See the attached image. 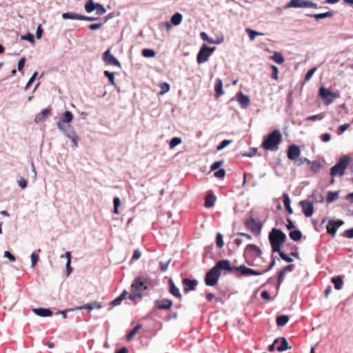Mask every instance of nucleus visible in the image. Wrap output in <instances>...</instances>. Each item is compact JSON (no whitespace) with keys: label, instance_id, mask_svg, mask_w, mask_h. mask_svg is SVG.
Listing matches in <instances>:
<instances>
[{"label":"nucleus","instance_id":"obj_1","mask_svg":"<svg viewBox=\"0 0 353 353\" xmlns=\"http://www.w3.org/2000/svg\"><path fill=\"white\" fill-rule=\"evenodd\" d=\"M218 272L221 270H225L228 272H232L234 270L239 271L243 276L261 275V272L254 270L253 269L246 267L245 265H241L239 267H232L228 260L223 259L218 261L214 266Z\"/></svg>","mask_w":353,"mask_h":353},{"label":"nucleus","instance_id":"obj_2","mask_svg":"<svg viewBox=\"0 0 353 353\" xmlns=\"http://www.w3.org/2000/svg\"><path fill=\"white\" fill-rule=\"evenodd\" d=\"M282 141V135L279 130H273L262 143V148L265 150L276 151Z\"/></svg>","mask_w":353,"mask_h":353},{"label":"nucleus","instance_id":"obj_3","mask_svg":"<svg viewBox=\"0 0 353 353\" xmlns=\"http://www.w3.org/2000/svg\"><path fill=\"white\" fill-rule=\"evenodd\" d=\"M285 240L286 236L280 229L273 228L269 234V241L273 252H279Z\"/></svg>","mask_w":353,"mask_h":353},{"label":"nucleus","instance_id":"obj_4","mask_svg":"<svg viewBox=\"0 0 353 353\" xmlns=\"http://www.w3.org/2000/svg\"><path fill=\"white\" fill-rule=\"evenodd\" d=\"M262 254V251L259 247L254 244H248L246 245L243 252V256L245 262L249 265H254V261L257 257H260Z\"/></svg>","mask_w":353,"mask_h":353},{"label":"nucleus","instance_id":"obj_5","mask_svg":"<svg viewBox=\"0 0 353 353\" xmlns=\"http://www.w3.org/2000/svg\"><path fill=\"white\" fill-rule=\"evenodd\" d=\"M153 285L150 279L142 276L137 277L131 285L132 292H138L141 294L144 290L152 287Z\"/></svg>","mask_w":353,"mask_h":353},{"label":"nucleus","instance_id":"obj_6","mask_svg":"<svg viewBox=\"0 0 353 353\" xmlns=\"http://www.w3.org/2000/svg\"><path fill=\"white\" fill-rule=\"evenodd\" d=\"M350 162V159L345 156L342 157L339 161L330 169V175L332 176H343L345 170L347 168Z\"/></svg>","mask_w":353,"mask_h":353},{"label":"nucleus","instance_id":"obj_7","mask_svg":"<svg viewBox=\"0 0 353 353\" xmlns=\"http://www.w3.org/2000/svg\"><path fill=\"white\" fill-rule=\"evenodd\" d=\"M214 50L215 48H210L205 43H203L196 57L197 63L201 64L206 62Z\"/></svg>","mask_w":353,"mask_h":353},{"label":"nucleus","instance_id":"obj_8","mask_svg":"<svg viewBox=\"0 0 353 353\" xmlns=\"http://www.w3.org/2000/svg\"><path fill=\"white\" fill-rule=\"evenodd\" d=\"M221 276V272H218L216 269L213 267L205 274V283L206 285L214 286L217 283Z\"/></svg>","mask_w":353,"mask_h":353},{"label":"nucleus","instance_id":"obj_9","mask_svg":"<svg viewBox=\"0 0 353 353\" xmlns=\"http://www.w3.org/2000/svg\"><path fill=\"white\" fill-rule=\"evenodd\" d=\"M286 8H317V4L307 0H291Z\"/></svg>","mask_w":353,"mask_h":353},{"label":"nucleus","instance_id":"obj_10","mask_svg":"<svg viewBox=\"0 0 353 353\" xmlns=\"http://www.w3.org/2000/svg\"><path fill=\"white\" fill-rule=\"evenodd\" d=\"M319 96L325 100V103L328 105L331 103L334 99L336 98V94L327 90L324 87H321L319 90Z\"/></svg>","mask_w":353,"mask_h":353},{"label":"nucleus","instance_id":"obj_11","mask_svg":"<svg viewBox=\"0 0 353 353\" xmlns=\"http://www.w3.org/2000/svg\"><path fill=\"white\" fill-rule=\"evenodd\" d=\"M245 226L253 232L259 234L261 230V224L257 223L254 218L250 217L245 220Z\"/></svg>","mask_w":353,"mask_h":353},{"label":"nucleus","instance_id":"obj_12","mask_svg":"<svg viewBox=\"0 0 353 353\" xmlns=\"http://www.w3.org/2000/svg\"><path fill=\"white\" fill-rule=\"evenodd\" d=\"M103 60L107 65H115L121 68L120 62L111 54L110 50H108L103 54Z\"/></svg>","mask_w":353,"mask_h":353},{"label":"nucleus","instance_id":"obj_13","mask_svg":"<svg viewBox=\"0 0 353 353\" xmlns=\"http://www.w3.org/2000/svg\"><path fill=\"white\" fill-rule=\"evenodd\" d=\"M343 224V221L341 220L329 221L327 225V232L329 234H330L332 237H334L336 234V232L338 228Z\"/></svg>","mask_w":353,"mask_h":353},{"label":"nucleus","instance_id":"obj_14","mask_svg":"<svg viewBox=\"0 0 353 353\" xmlns=\"http://www.w3.org/2000/svg\"><path fill=\"white\" fill-rule=\"evenodd\" d=\"M301 154V149L297 145L293 144L289 146L287 152V157L289 159L294 161Z\"/></svg>","mask_w":353,"mask_h":353},{"label":"nucleus","instance_id":"obj_15","mask_svg":"<svg viewBox=\"0 0 353 353\" xmlns=\"http://www.w3.org/2000/svg\"><path fill=\"white\" fill-rule=\"evenodd\" d=\"M300 205L302 207L303 212L305 216L310 217L314 212L313 203L307 200L301 201Z\"/></svg>","mask_w":353,"mask_h":353},{"label":"nucleus","instance_id":"obj_16","mask_svg":"<svg viewBox=\"0 0 353 353\" xmlns=\"http://www.w3.org/2000/svg\"><path fill=\"white\" fill-rule=\"evenodd\" d=\"M172 304V301L168 299H159L154 301L155 307L159 310H169Z\"/></svg>","mask_w":353,"mask_h":353},{"label":"nucleus","instance_id":"obj_17","mask_svg":"<svg viewBox=\"0 0 353 353\" xmlns=\"http://www.w3.org/2000/svg\"><path fill=\"white\" fill-rule=\"evenodd\" d=\"M182 284L183 291L185 292H188L190 291L194 290L195 287L198 285V281L195 279L192 280L188 278H184L182 280Z\"/></svg>","mask_w":353,"mask_h":353},{"label":"nucleus","instance_id":"obj_18","mask_svg":"<svg viewBox=\"0 0 353 353\" xmlns=\"http://www.w3.org/2000/svg\"><path fill=\"white\" fill-rule=\"evenodd\" d=\"M72 119H73V115H72V112L70 111H65L63 114L61 120L57 123V127L60 130L65 131V129H64L65 123H70L72 120Z\"/></svg>","mask_w":353,"mask_h":353},{"label":"nucleus","instance_id":"obj_19","mask_svg":"<svg viewBox=\"0 0 353 353\" xmlns=\"http://www.w3.org/2000/svg\"><path fill=\"white\" fill-rule=\"evenodd\" d=\"M236 100L243 108H247L250 102L249 97L247 95L243 94L242 92L237 94Z\"/></svg>","mask_w":353,"mask_h":353},{"label":"nucleus","instance_id":"obj_20","mask_svg":"<svg viewBox=\"0 0 353 353\" xmlns=\"http://www.w3.org/2000/svg\"><path fill=\"white\" fill-rule=\"evenodd\" d=\"M33 312L37 315L42 317L51 316L52 315V312L50 309L46 308H35L33 309Z\"/></svg>","mask_w":353,"mask_h":353},{"label":"nucleus","instance_id":"obj_21","mask_svg":"<svg viewBox=\"0 0 353 353\" xmlns=\"http://www.w3.org/2000/svg\"><path fill=\"white\" fill-rule=\"evenodd\" d=\"M169 286H170V292L174 296L181 299L182 296L181 294L179 292V290L177 287L174 285L173 281L172 280L169 281Z\"/></svg>","mask_w":353,"mask_h":353},{"label":"nucleus","instance_id":"obj_22","mask_svg":"<svg viewBox=\"0 0 353 353\" xmlns=\"http://www.w3.org/2000/svg\"><path fill=\"white\" fill-rule=\"evenodd\" d=\"M214 90L216 92V97H219L223 94V83L220 79H217L214 85Z\"/></svg>","mask_w":353,"mask_h":353},{"label":"nucleus","instance_id":"obj_23","mask_svg":"<svg viewBox=\"0 0 353 353\" xmlns=\"http://www.w3.org/2000/svg\"><path fill=\"white\" fill-rule=\"evenodd\" d=\"M283 204H284V207H285L286 211L289 214H292L293 210H292V208L290 207V199L289 195L287 193H285V194H283Z\"/></svg>","mask_w":353,"mask_h":353},{"label":"nucleus","instance_id":"obj_24","mask_svg":"<svg viewBox=\"0 0 353 353\" xmlns=\"http://www.w3.org/2000/svg\"><path fill=\"white\" fill-rule=\"evenodd\" d=\"M62 18L64 19L81 20V14L74 12H65L62 14Z\"/></svg>","mask_w":353,"mask_h":353},{"label":"nucleus","instance_id":"obj_25","mask_svg":"<svg viewBox=\"0 0 353 353\" xmlns=\"http://www.w3.org/2000/svg\"><path fill=\"white\" fill-rule=\"evenodd\" d=\"M281 345L276 347L277 351L283 352L291 349V346L288 345V341L285 337H281Z\"/></svg>","mask_w":353,"mask_h":353},{"label":"nucleus","instance_id":"obj_26","mask_svg":"<svg viewBox=\"0 0 353 353\" xmlns=\"http://www.w3.org/2000/svg\"><path fill=\"white\" fill-rule=\"evenodd\" d=\"M216 196L212 194H208L205 199V206L206 208H211L214 205Z\"/></svg>","mask_w":353,"mask_h":353},{"label":"nucleus","instance_id":"obj_27","mask_svg":"<svg viewBox=\"0 0 353 353\" xmlns=\"http://www.w3.org/2000/svg\"><path fill=\"white\" fill-rule=\"evenodd\" d=\"M182 19H183L182 14L179 12H176L171 17V23H172L174 26H178L181 23Z\"/></svg>","mask_w":353,"mask_h":353},{"label":"nucleus","instance_id":"obj_28","mask_svg":"<svg viewBox=\"0 0 353 353\" xmlns=\"http://www.w3.org/2000/svg\"><path fill=\"white\" fill-rule=\"evenodd\" d=\"M290 239L293 241H298L301 239L302 233L299 230L291 231L289 234Z\"/></svg>","mask_w":353,"mask_h":353},{"label":"nucleus","instance_id":"obj_29","mask_svg":"<svg viewBox=\"0 0 353 353\" xmlns=\"http://www.w3.org/2000/svg\"><path fill=\"white\" fill-rule=\"evenodd\" d=\"M332 282L334 283L336 290H341L343 284V279L339 276L332 278Z\"/></svg>","mask_w":353,"mask_h":353},{"label":"nucleus","instance_id":"obj_30","mask_svg":"<svg viewBox=\"0 0 353 353\" xmlns=\"http://www.w3.org/2000/svg\"><path fill=\"white\" fill-rule=\"evenodd\" d=\"M288 321L289 317L287 315H281L276 318V322L278 326H283Z\"/></svg>","mask_w":353,"mask_h":353},{"label":"nucleus","instance_id":"obj_31","mask_svg":"<svg viewBox=\"0 0 353 353\" xmlns=\"http://www.w3.org/2000/svg\"><path fill=\"white\" fill-rule=\"evenodd\" d=\"M271 59L276 63L281 64L284 63L285 59L280 52H275Z\"/></svg>","mask_w":353,"mask_h":353},{"label":"nucleus","instance_id":"obj_32","mask_svg":"<svg viewBox=\"0 0 353 353\" xmlns=\"http://www.w3.org/2000/svg\"><path fill=\"white\" fill-rule=\"evenodd\" d=\"M96 6L97 3H94L93 0H88L85 6V9L87 12L90 13L95 10Z\"/></svg>","mask_w":353,"mask_h":353},{"label":"nucleus","instance_id":"obj_33","mask_svg":"<svg viewBox=\"0 0 353 353\" xmlns=\"http://www.w3.org/2000/svg\"><path fill=\"white\" fill-rule=\"evenodd\" d=\"M141 328V324H137L130 332L129 334L127 335L126 338H127V341H131L133 337L134 336V335L136 334V333Z\"/></svg>","mask_w":353,"mask_h":353},{"label":"nucleus","instance_id":"obj_34","mask_svg":"<svg viewBox=\"0 0 353 353\" xmlns=\"http://www.w3.org/2000/svg\"><path fill=\"white\" fill-rule=\"evenodd\" d=\"M334 15V13L331 11H328L324 13H320V14H314L313 15V17H314L316 19H325L327 17H332Z\"/></svg>","mask_w":353,"mask_h":353},{"label":"nucleus","instance_id":"obj_35","mask_svg":"<svg viewBox=\"0 0 353 353\" xmlns=\"http://www.w3.org/2000/svg\"><path fill=\"white\" fill-rule=\"evenodd\" d=\"M245 31L248 34V36H249L250 39L251 41H253L256 36L263 35V33L256 32V31L250 29V28H246Z\"/></svg>","mask_w":353,"mask_h":353},{"label":"nucleus","instance_id":"obj_36","mask_svg":"<svg viewBox=\"0 0 353 353\" xmlns=\"http://www.w3.org/2000/svg\"><path fill=\"white\" fill-rule=\"evenodd\" d=\"M310 165H311V170L314 173H317L318 172H319L320 169L321 168V164L318 161H314L311 162Z\"/></svg>","mask_w":353,"mask_h":353},{"label":"nucleus","instance_id":"obj_37","mask_svg":"<svg viewBox=\"0 0 353 353\" xmlns=\"http://www.w3.org/2000/svg\"><path fill=\"white\" fill-rule=\"evenodd\" d=\"M142 55L145 57H154L156 52L154 50L145 48L142 50Z\"/></svg>","mask_w":353,"mask_h":353},{"label":"nucleus","instance_id":"obj_38","mask_svg":"<svg viewBox=\"0 0 353 353\" xmlns=\"http://www.w3.org/2000/svg\"><path fill=\"white\" fill-rule=\"evenodd\" d=\"M159 87L161 89L159 94H164L170 90V85L166 82H162L159 83Z\"/></svg>","mask_w":353,"mask_h":353},{"label":"nucleus","instance_id":"obj_39","mask_svg":"<svg viewBox=\"0 0 353 353\" xmlns=\"http://www.w3.org/2000/svg\"><path fill=\"white\" fill-rule=\"evenodd\" d=\"M339 196L337 192H329L327 194V201L331 203L337 199Z\"/></svg>","mask_w":353,"mask_h":353},{"label":"nucleus","instance_id":"obj_40","mask_svg":"<svg viewBox=\"0 0 353 353\" xmlns=\"http://www.w3.org/2000/svg\"><path fill=\"white\" fill-rule=\"evenodd\" d=\"M104 75L108 78V80H109V82L111 85H115V82H114V72H109L108 70H105L104 72Z\"/></svg>","mask_w":353,"mask_h":353},{"label":"nucleus","instance_id":"obj_41","mask_svg":"<svg viewBox=\"0 0 353 353\" xmlns=\"http://www.w3.org/2000/svg\"><path fill=\"white\" fill-rule=\"evenodd\" d=\"M216 244L219 248H221L223 246L224 243H223V236L220 233H218L216 234Z\"/></svg>","mask_w":353,"mask_h":353},{"label":"nucleus","instance_id":"obj_42","mask_svg":"<svg viewBox=\"0 0 353 353\" xmlns=\"http://www.w3.org/2000/svg\"><path fill=\"white\" fill-rule=\"evenodd\" d=\"M95 10L97 14L99 16L103 15L106 12L105 8L101 4L99 3H97Z\"/></svg>","mask_w":353,"mask_h":353},{"label":"nucleus","instance_id":"obj_43","mask_svg":"<svg viewBox=\"0 0 353 353\" xmlns=\"http://www.w3.org/2000/svg\"><path fill=\"white\" fill-rule=\"evenodd\" d=\"M181 143V139L179 137H174L171 139L170 142V147L171 148H174L177 145Z\"/></svg>","mask_w":353,"mask_h":353},{"label":"nucleus","instance_id":"obj_44","mask_svg":"<svg viewBox=\"0 0 353 353\" xmlns=\"http://www.w3.org/2000/svg\"><path fill=\"white\" fill-rule=\"evenodd\" d=\"M113 203H114V211H113V212L114 214H118L119 213L118 208L121 205L120 199L119 197H115L114 199V200H113Z\"/></svg>","mask_w":353,"mask_h":353},{"label":"nucleus","instance_id":"obj_45","mask_svg":"<svg viewBox=\"0 0 353 353\" xmlns=\"http://www.w3.org/2000/svg\"><path fill=\"white\" fill-rule=\"evenodd\" d=\"M232 143V140L225 139L222 141L220 144L217 146V150H221L225 148L227 145Z\"/></svg>","mask_w":353,"mask_h":353},{"label":"nucleus","instance_id":"obj_46","mask_svg":"<svg viewBox=\"0 0 353 353\" xmlns=\"http://www.w3.org/2000/svg\"><path fill=\"white\" fill-rule=\"evenodd\" d=\"M271 69H272V74H271V77L275 80H277L278 79V74H279V69L275 65H272L271 66Z\"/></svg>","mask_w":353,"mask_h":353},{"label":"nucleus","instance_id":"obj_47","mask_svg":"<svg viewBox=\"0 0 353 353\" xmlns=\"http://www.w3.org/2000/svg\"><path fill=\"white\" fill-rule=\"evenodd\" d=\"M277 252L279 253L280 257L285 261L290 263L293 261L291 257L287 256L283 252L281 251V250H279V252Z\"/></svg>","mask_w":353,"mask_h":353},{"label":"nucleus","instance_id":"obj_48","mask_svg":"<svg viewBox=\"0 0 353 353\" xmlns=\"http://www.w3.org/2000/svg\"><path fill=\"white\" fill-rule=\"evenodd\" d=\"M201 37L203 40L206 41L210 43H218V42L214 41L212 39L209 38L208 34L204 32L201 33Z\"/></svg>","mask_w":353,"mask_h":353},{"label":"nucleus","instance_id":"obj_49","mask_svg":"<svg viewBox=\"0 0 353 353\" xmlns=\"http://www.w3.org/2000/svg\"><path fill=\"white\" fill-rule=\"evenodd\" d=\"M316 70V68H312L310 70H309L305 76V80L309 81L312 78Z\"/></svg>","mask_w":353,"mask_h":353},{"label":"nucleus","instance_id":"obj_50","mask_svg":"<svg viewBox=\"0 0 353 353\" xmlns=\"http://www.w3.org/2000/svg\"><path fill=\"white\" fill-rule=\"evenodd\" d=\"M285 272L283 271L282 270L279 272L278 275V287L279 288L280 285L282 283V282L284 280Z\"/></svg>","mask_w":353,"mask_h":353},{"label":"nucleus","instance_id":"obj_51","mask_svg":"<svg viewBox=\"0 0 353 353\" xmlns=\"http://www.w3.org/2000/svg\"><path fill=\"white\" fill-rule=\"evenodd\" d=\"M214 176L219 179H223L225 175V171L224 169H219L214 172Z\"/></svg>","mask_w":353,"mask_h":353},{"label":"nucleus","instance_id":"obj_52","mask_svg":"<svg viewBox=\"0 0 353 353\" xmlns=\"http://www.w3.org/2000/svg\"><path fill=\"white\" fill-rule=\"evenodd\" d=\"M67 136L68 138H70L71 139V141L74 143V147H77V137L74 134V132H72V133L71 134H67Z\"/></svg>","mask_w":353,"mask_h":353},{"label":"nucleus","instance_id":"obj_53","mask_svg":"<svg viewBox=\"0 0 353 353\" xmlns=\"http://www.w3.org/2000/svg\"><path fill=\"white\" fill-rule=\"evenodd\" d=\"M323 118V116L321 114L310 116L306 118L307 121H316V120H321Z\"/></svg>","mask_w":353,"mask_h":353},{"label":"nucleus","instance_id":"obj_54","mask_svg":"<svg viewBox=\"0 0 353 353\" xmlns=\"http://www.w3.org/2000/svg\"><path fill=\"white\" fill-rule=\"evenodd\" d=\"M39 260V256L36 253L33 252L31 254V262H32V267H34L37 264V261Z\"/></svg>","mask_w":353,"mask_h":353},{"label":"nucleus","instance_id":"obj_55","mask_svg":"<svg viewBox=\"0 0 353 353\" xmlns=\"http://www.w3.org/2000/svg\"><path fill=\"white\" fill-rule=\"evenodd\" d=\"M223 163V161H215L212 165H211V168H210V170L212 171L213 170H215L216 169H218L219 167H221Z\"/></svg>","mask_w":353,"mask_h":353},{"label":"nucleus","instance_id":"obj_56","mask_svg":"<svg viewBox=\"0 0 353 353\" xmlns=\"http://www.w3.org/2000/svg\"><path fill=\"white\" fill-rule=\"evenodd\" d=\"M22 39L27 40L31 43H34V36L30 33H27L26 34L23 36Z\"/></svg>","mask_w":353,"mask_h":353},{"label":"nucleus","instance_id":"obj_57","mask_svg":"<svg viewBox=\"0 0 353 353\" xmlns=\"http://www.w3.org/2000/svg\"><path fill=\"white\" fill-rule=\"evenodd\" d=\"M103 26L102 23H92L88 26L90 30H95L100 28Z\"/></svg>","mask_w":353,"mask_h":353},{"label":"nucleus","instance_id":"obj_58","mask_svg":"<svg viewBox=\"0 0 353 353\" xmlns=\"http://www.w3.org/2000/svg\"><path fill=\"white\" fill-rule=\"evenodd\" d=\"M170 262V260H169L166 263H163V262L160 263V270L161 272H165L168 270Z\"/></svg>","mask_w":353,"mask_h":353},{"label":"nucleus","instance_id":"obj_59","mask_svg":"<svg viewBox=\"0 0 353 353\" xmlns=\"http://www.w3.org/2000/svg\"><path fill=\"white\" fill-rule=\"evenodd\" d=\"M25 62H26L25 57L21 58V59L19 61L17 68L19 71L23 69V68L24 67Z\"/></svg>","mask_w":353,"mask_h":353},{"label":"nucleus","instance_id":"obj_60","mask_svg":"<svg viewBox=\"0 0 353 353\" xmlns=\"http://www.w3.org/2000/svg\"><path fill=\"white\" fill-rule=\"evenodd\" d=\"M4 256L8 258L11 261H14L16 259L15 256L8 251H6L4 252Z\"/></svg>","mask_w":353,"mask_h":353},{"label":"nucleus","instance_id":"obj_61","mask_svg":"<svg viewBox=\"0 0 353 353\" xmlns=\"http://www.w3.org/2000/svg\"><path fill=\"white\" fill-rule=\"evenodd\" d=\"M331 136L329 133H325L321 135V139L323 142H327L330 140Z\"/></svg>","mask_w":353,"mask_h":353},{"label":"nucleus","instance_id":"obj_62","mask_svg":"<svg viewBox=\"0 0 353 353\" xmlns=\"http://www.w3.org/2000/svg\"><path fill=\"white\" fill-rule=\"evenodd\" d=\"M18 184L19 185V187H21L22 189H24L26 188L27 186V181L25 179L23 178H21L19 181H18Z\"/></svg>","mask_w":353,"mask_h":353},{"label":"nucleus","instance_id":"obj_63","mask_svg":"<svg viewBox=\"0 0 353 353\" xmlns=\"http://www.w3.org/2000/svg\"><path fill=\"white\" fill-rule=\"evenodd\" d=\"M141 252L139 250H135L134 251V253H133V255L132 257V260L139 259L141 257Z\"/></svg>","mask_w":353,"mask_h":353},{"label":"nucleus","instance_id":"obj_64","mask_svg":"<svg viewBox=\"0 0 353 353\" xmlns=\"http://www.w3.org/2000/svg\"><path fill=\"white\" fill-rule=\"evenodd\" d=\"M345 236L347 238H349V239L353 238V228H350V229L347 230L345 232Z\"/></svg>","mask_w":353,"mask_h":353}]
</instances>
